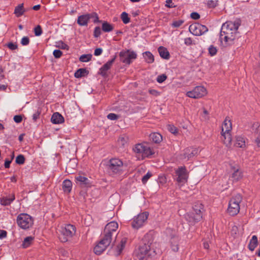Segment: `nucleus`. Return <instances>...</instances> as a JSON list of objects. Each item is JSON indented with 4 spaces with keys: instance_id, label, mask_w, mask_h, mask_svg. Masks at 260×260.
<instances>
[{
    "instance_id": "5701e85b",
    "label": "nucleus",
    "mask_w": 260,
    "mask_h": 260,
    "mask_svg": "<svg viewBox=\"0 0 260 260\" xmlns=\"http://www.w3.org/2000/svg\"><path fill=\"white\" fill-rule=\"evenodd\" d=\"M15 199L14 194H12L7 197H4L0 199V203L2 205L8 206Z\"/></svg>"
},
{
    "instance_id": "1a4fd4ad",
    "label": "nucleus",
    "mask_w": 260,
    "mask_h": 260,
    "mask_svg": "<svg viewBox=\"0 0 260 260\" xmlns=\"http://www.w3.org/2000/svg\"><path fill=\"white\" fill-rule=\"evenodd\" d=\"M137 57V53L131 50L127 49L122 50L119 53V57L120 61L125 64L129 65Z\"/></svg>"
},
{
    "instance_id": "052dcab7",
    "label": "nucleus",
    "mask_w": 260,
    "mask_h": 260,
    "mask_svg": "<svg viewBox=\"0 0 260 260\" xmlns=\"http://www.w3.org/2000/svg\"><path fill=\"white\" fill-rule=\"evenodd\" d=\"M41 114V111L38 110L33 115H32V119L34 121H36V120L39 118L40 115Z\"/></svg>"
},
{
    "instance_id": "09e8293b",
    "label": "nucleus",
    "mask_w": 260,
    "mask_h": 260,
    "mask_svg": "<svg viewBox=\"0 0 260 260\" xmlns=\"http://www.w3.org/2000/svg\"><path fill=\"white\" fill-rule=\"evenodd\" d=\"M209 53L211 56L215 55L217 51V50L215 47L213 45H211L208 49Z\"/></svg>"
},
{
    "instance_id": "423d86ee",
    "label": "nucleus",
    "mask_w": 260,
    "mask_h": 260,
    "mask_svg": "<svg viewBox=\"0 0 260 260\" xmlns=\"http://www.w3.org/2000/svg\"><path fill=\"white\" fill-rule=\"evenodd\" d=\"M188 178V172L185 167L181 166L175 170L174 178L179 186L184 185L187 182Z\"/></svg>"
},
{
    "instance_id": "dca6fc26",
    "label": "nucleus",
    "mask_w": 260,
    "mask_h": 260,
    "mask_svg": "<svg viewBox=\"0 0 260 260\" xmlns=\"http://www.w3.org/2000/svg\"><path fill=\"white\" fill-rule=\"evenodd\" d=\"M118 228V224L115 221H111L105 227L104 232L111 236H113L116 238L117 235V229Z\"/></svg>"
},
{
    "instance_id": "0e129e2a",
    "label": "nucleus",
    "mask_w": 260,
    "mask_h": 260,
    "mask_svg": "<svg viewBox=\"0 0 260 260\" xmlns=\"http://www.w3.org/2000/svg\"><path fill=\"white\" fill-rule=\"evenodd\" d=\"M149 93L155 96H157L160 95V92L155 89H150L148 91Z\"/></svg>"
},
{
    "instance_id": "e2e57ef3",
    "label": "nucleus",
    "mask_w": 260,
    "mask_h": 260,
    "mask_svg": "<svg viewBox=\"0 0 260 260\" xmlns=\"http://www.w3.org/2000/svg\"><path fill=\"white\" fill-rule=\"evenodd\" d=\"M14 121L17 123H20L22 120V117L21 115H15L13 118Z\"/></svg>"
},
{
    "instance_id": "c756f323",
    "label": "nucleus",
    "mask_w": 260,
    "mask_h": 260,
    "mask_svg": "<svg viewBox=\"0 0 260 260\" xmlns=\"http://www.w3.org/2000/svg\"><path fill=\"white\" fill-rule=\"evenodd\" d=\"M258 245V240H257V237L255 235H253L252 237V238L250 240L249 243L248 244V248L249 249L252 251L254 250L255 247Z\"/></svg>"
},
{
    "instance_id": "f03ea898",
    "label": "nucleus",
    "mask_w": 260,
    "mask_h": 260,
    "mask_svg": "<svg viewBox=\"0 0 260 260\" xmlns=\"http://www.w3.org/2000/svg\"><path fill=\"white\" fill-rule=\"evenodd\" d=\"M59 239L62 242H66L71 239L76 233V228L72 224H65L60 227Z\"/></svg>"
},
{
    "instance_id": "680f3d73",
    "label": "nucleus",
    "mask_w": 260,
    "mask_h": 260,
    "mask_svg": "<svg viewBox=\"0 0 260 260\" xmlns=\"http://www.w3.org/2000/svg\"><path fill=\"white\" fill-rule=\"evenodd\" d=\"M167 181V179L165 176H160L158 178V182L161 185L164 184Z\"/></svg>"
},
{
    "instance_id": "f3484780",
    "label": "nucleus",
    "mask_w": 260,
    "mask_h": 260,
    "mask_svg": "<svg viewBox=\"0 0 260 260\" xmlns=\"http://www.w3.org/2000/svg\"><path fill=\"white\" fill-rule=\"evenodd\" d=\"M242 177L243 172L240 170L239 167L238 166L231 167L230 178H231L233 182L238 181L241 179Z\"/></svg>"
},
{
    "instance_id": "2eb2a0df",
    "label": "nucleus",
    "mask_w": 260,
    "mask_h": 260,
    "mask_svg": "<svg viewBox=\"0 0 260 260\" xmlns=\"http://www.w3.org/2000/svg\"><path fill=\"white\" fill-rule=\"evenodd\" d=\"M238 37V32L221 33L220 35V40L225 42L226 45H231L234 44V41Z\"/></svg>"
},
{
    "instance_id": "79ce46f5",
    "label": "nucleus",
    "mask_w": 260,
    "mask_h": 260,
    "mask_svg": "<svg viewBox=\"0 0 260 260\" xmlns=\"http://www.w3.org/2000/svg\"><path fill=\"white\" fill-rule=\"evenodd\" d=\"M76 180L77 181L79 182L82 184H87L88 183L87 181L88 180L86 177L81 175L76 176Z\"/></svg>"
},
{
    "instance_id": "58836bf2",
    "label": "nucleus",
    "mask_w": 260,
    "mask_h": 260,
    "mask_svg": "<svg viewBox=\"0 0 260 260\" xmlns=\"http://www.w3.org/2000/svg\"><path fill=\"white\" fill-rule=\"evenodd\" d=\"M126 242V239L125 238H123L121 239L120 244L117 246V252L118 255H119L122 252L125 247Z\"/></svg>"
},
{
    "instance_id": "774afa93",
    "label": "nucleus",
    "mask_w": 260,
    "mask_h": 260,
    "mask_svg": "<svg viewBox=\"0 0 260 260\" xmlns=\"http://www.w3.org/2000/svg\"><path fill=\"white\" fill-rule=\"evenodd\" d=\"M103 52V49L102 48H99L95 49L94 52V55L95 56H99Z\"/></svg>"
},
{
    "instance_id": "ea45409f",
    "label": "nucleus",
    "mask_w": 260,
    "mask_h": 260,
    "mask_svg": "<svg viewBox=\"0 0 260 260\" xmlns=\"http://www.w3.org/2000/svg\"><path fill=\"white\" fill-rule=\"evenodd\" d=\"M92 55L90 54H83L80 56L79 60L81 62H86L90 61L91 59Z\"/></svg>"
},
{
    "instance_id": "69168bd1",
    "label": "nucleus",
    "mask_w": 260,
    "mask_h": 260,
    "mask_svg": "<svg viewBox=\"0 0 260 260\" xmlns=\"http://www.w3.org/2000/svg\"><path fill=\"white\" fill-rule=\"evenodd\" d=\"M254 144L255 146L260 150V136H258L254 140Z\"/></svg>"
},
{
    "instance_id": "c85d7f7f",
    "label": "nucleus",
    "mask_w": 260,
    "mask_h": 260,
    "mask_svg": "<svg viewBox=\"0 0 260 260\" xmlns=\"http://www.w3.org/2000/svg\"><path fill=\"white\" fill-rule=\"evenodd\" d=\"M235 146L240 148H244L245 146V138L241 136H237Z\"/></svg>"
},
{
    "instance_id": "338daca9",
    "label": "nucleus",
    "mask_w": 260,
    "mask_h": 260,
    "mask_svg": "<svg viewBox=\"0 0 260 260\" xmlns=\"http://www.w3.org/2000/svg\"><path fill=\"white\" fill-rule=\"evenodd\" d=\"M190 17L192 19L197 20L200 18V15L197 12L191 13L190 14Z\"/></svg>"
},
{
    "instance_id": "cd10ccee",
    "label": "nucleus",
    "mask_w": 260,
    "mask_h": 260,
    "mask_svg": "<svg viewBox=\"0 0 260 260\" xmlns=\"http://www.w3.org/2000/svg\"><path fill=\"white\" fill-rule=\"evenodd\" d=\"M113 239H114L115 240V238L113 236H111L110 235H108L104 232L101 240L105 242L106 245H109L110 246Z\"/></svg>"
},
{
    "instance_id": "a878e982",
    "label": "nucleus",
    "mask_w": 260,
    "mask_h": 260,
    "mask_svg": "<svg viewBox=\"0 0 260 260\" xmlns=\"http://www.w3.org/2000/svg\"><path fill=\"white\" fill-rule=\"evenodd\" d=\"M72 183L69 179L64 180L62 182V189L66 193H70L72 190Z\"/></svg>"
},
{
    "instance_id": "20e7f679",
    "label": "nucleus",
    "mask_w": 260,
    "mask_h": 260,
    "mask_svg": "<svg viewBox=\"0 0 260 260\" xmlns=\"http://www.w3.org/2000/svg\"><path fill=\"white\" fill-rule=\"evenodd\" d=\"M108 168L111 175H119L123 172L124 166L121 159L113 158L109 160Z\"/></svg>"
},
{
    "instance_id": "49530a36",
    "label": "nucleus",
    "mask_w": 260,
    "mask_h": 260,
    "mask_svg": "<svg viewBox=\"0 0 260 260\" xmlns=\"http://www.w3.org/2000/svg\"><path fill=\"white\" fill-rule=\"evenodd\" d=\"M218 1L217 0L213 1L210 0L208 1L207 6L209 8H213L216 7L218 5Z\"/></svg>"
},
{
    "instance_id": "c9c22d12",
    "label": "nucleus",
    "mask_w": 260,
    "mask_h": 260,
    "mask_svg": "<svg viewBox=\"0 0 260 260\" xmlns=\"http://www.w3.org/2000/svg\"><path fill=\"white\" fill-rule=\"evenodd\" d=\"M88 73V71L83 68L78 69L74 74V76L77 78H80L85 76Z\"/></svg>"
},
{
    "instance_id": "4468645a",
    "label": "nucleus",
    "mask_w": 260,
    "mask_h": 260,
    "mask_svg": "<svg viewBox=\"0 0 260 260\" xmlns=\"http://www.w3.org/2000/svg\"><path fill=\"white\" fill-rule=\"evenodd\" d=\"M189 30L193 35L199 36L207 32L208 29L205 25L196 23L190 25Z\"/></svg>"
},
{
    "instance_id": "13d9d810",
    "label": "nucleus",
    "mask_w": 260,
    "mask_h": 260,
    "mask_svg": "<svg viewBox=\"0 0 260 260\" xmlns=\"http://www.w3.org/2000/svg\"><path fill=\"white\" fill-rule=\"evenodd\" d=\"M8 47L11 50H16L17 48V45L16 43L10 42L7 44Z\"/></svg>"
},
{
    "instance_id": "9b49d317",
    "label": "nucleus",
    "mask_w": 260,
    "mask_h": 260,
    "mask_svg": "<svg viewBox=\"0 0 260 260\" xmlns=\"http://www.w3.org/2000/svg\"><path fill=\"white\" fill-rule=\"evenodd\" d=\"M94 18V22L98 21L99 17L95 13H87L78 17L77 22L80 26H87L89 20Z\"/></svg>"
},
{
    "instance_id": "c03bdc74",
    "label": "nucleus",
    "mask_w": 260,
    "mask_h": 260,
    "mask_svg": "<svg viewBox=\"0 0 260 260\" xmlns=\"http://www.w3.org/2000/svg\"><path fill=\"white\" fill-rule=\"evenodd\" d=\"M168 130L171 133L177 135L178 134V130L176 127L173 125L169 124L167 125Z\"/></svg>"
},
{
    "instance_id": "4d7b16f0",
    "label": "nucleus",
    "mask_w": 260,
    "mask_h": 260,
    "mask_svg": "<svg viewBox=\"0 0 260 260\" xmlns=\"http://www.w3.org/2000/svg\"><path fill=\"white\" fill-rule=\"evenodd\" d=\"M29 43V39L27 37H24L21 40V44L23 46H26L28 45Z\"/></svg>"
},
{
    "instance_id": "6e6552de",
    "label": "nucleus",
    "mask_w": 260,
    "mask_h": 260,
    "mask_svg": "<svg viewBox=\"0 0 260 260\" xmlns=\"http://www.w3.org/2000/svg\"><path fill=\"white\" fill-rule=\"evenodd\" d=\"M135 152L140 154L143 157H149L154 154L152 150L147 143H139L133 149Z\"/></svg>"
},
{
    "instance_id": "5fc2aeb1",
    "label": "nucleus",
    "mask_w": 260,
    "mask_h": 260,
    "mask_svg": "<svg viewBox=\"0 0 260 260\" xmlns=\"http://www.w3.org/2000/svg\"><path fill=\"white\" fill-rule=\"evenodd\" d=\"M101 35V29L100 27L96 26L94 29V36L95 38H98Z\"/></svg>"
},
{
    "instance_id": "a19ab883",
    "label": "nucleus",
    "mask_w": 260,
    "mask_h": 260,
    "mask_svg": "<svg viewBox=\"0 0 260 260\" xmlns=\"http://www.w3.org/2000/svg\"><path fill=\"white\" fill-rule=\"evenodd\" d=\"M121 19L124 24H127L130 22V18L128 17V14L125 12L121 13Z\"/></svg>"
},
{
    "instance_id": "6e6d98bb",
    "label": "nucleus",
    "mask_w": 260,
    "mask_h": 260,
    "mask_svg": "<svg viewBox=\"0 0 260 260\" xmlns=\"http://www.w3.org/2000/svg\"><path fill=\"white\" fill-rule=\"evenodd\" d=\"M53 54L55 58H58L61 56L62 53L60 50L56 49L54 50Z\"/></svg>"
},
{
    "instance_id": "603ef678",
    "label": "nucleus",
    "mask_w": 260,
    "mask_h": 260,
    "mask_svg": "<svg viewBox=\"0 0 260 260\" xmlns=\"http://www.w3.org/2000/svg\"><path fill=\"white\" fill-rule=\"evenodd\" d=\"M167 79V76L165 74H162L157 76L156 81L157 82L161 83L165 81Z\"/></svg>"
},
{
    "instance_id": "b1692460",
    "label": "nucleus",
    "mask_w": 260,
    "mask_h": 260,
    "mask_svg": "<svg viewBox=\"0 0 260 260\" xmlns=\"http://www.w3.org/2000/svg\"><path fill=\"white\" fill-rule=\"evenodd\" d=\"M221 139L223 143L227 146L230 147L232 143V137L230 133H221Z\"/></svg>"
},
{
    "instance_id": "412c9836",
    "label": "nucleus",
    "mask_w": 260,
    "mask_h": 260,
    "mask_svg": "<svg viewBox=\"0 0 260 260\" xmlns=\"http://www.w3.org/2000/svg\"><path fill=\"white\" fill-rule=\"evenodd\" d=\"M109 246V245H106L105 242L100 240L98 244L95 246L94 248V252L96 254L100 255Z\"/></svg>"
},
{
    "instance_id": "7ed1b4c3",
    "label": "nucleus",
    "mask_w": 260,
    "mask_h": 260,
    "mask_svg": "<svg viewBox=\"0 0 260 260\" xmlns=\"http://www.w3.org/2000/svg\"><path fill=\"white\" fill-rule=\"evenodd\" d=\"M242 200V197L240 194L233 196L229 202L228 213L232 216L237 215L240 211V203Z\"/></svg>"
},
{
    "instance_id": "4c0bfd02",
    "label": "nucleus",
    "mask_w": 260,
    "mask_h": 260,
    "mask_svg": "<svg viewBox=\"0 0 260 260\" xmlns=\"http://www.w3.org/2000/svg\"><path fill=\"white\" fill-rule=\"evenodd\" d=\"M126 242V239L125 238H123L121 239L120 244L117 246V252L118 255H119L122 252L125 247Z\"/></svg>"
},
{
    "instance_id": "ddd939ff",
    "label": "nucleus",
    "mask_w": 260,
    "mask_h": 260,
    "mask_svg": "<svg viewBox=\"0 0 260 260\" xmlns=\"http://www.w3.org/2000/svg\"><path fill=\"white\" fill-rule=\"evenodd\" d=\"M166 233L167 235L170 234L169 236L171 238V247L172 250L175 252L177 251L179 249L178 242L180 239L179 237L176 235V232L170 228H168L166 229Z\"/></svg>"
},
{
    "instance_id": "0eeeda50",
    "label": "nucleus",
    "mask_w": 260,
    "mask_h": 260,
    "mask_svg": "<svg viewBox=\"0 0 260 260\" xmlns=\"http://www.w3.org/2000/svg\"><path fill=\"white\" fill-rule=\"evenodd\" d=\"M148 213L144 212L135 216L132 221V226L133 229H139L142 228L147 222Z\"/></svg>"
},
{
    "instance_id": "bf43d9fd",
    "label": "nucleus",
    "mask_w": 260,
    "mask_h": 260,
    "mask_svg": "<svg viewBox=\"0 0 260 260\" xmlns=\"http://www.w3.org/2000/svg\"><path fill=\"white\" fill-rule=\"evenodd\" d=\"M165 6L168 8H175L176 6L173 3L172 0H166Z\"/></svg>"
},
{
    "instance_id": "864d4df0",
    "label": "nucleus",
    "mask_w": 260,
    "mask_h": 260,
    "mask_svg": "<svg viewBox=\"0 0 260 260\" xmlns=\"http://www.w3.org/2000/svg\"><path fill=\"white\" fill-rule=\"evenodd\" d=\"M119 117V115L114 114V113H110L107 115V118L108 119L111 120H115L117 119Z\"/></svg>"
},
{
    "instance_id": "8fccbe9b",
    "label": "nucleus",
    "mask_w": 260,
    "mask_h": 260,
    "mask_svg": "<svg viewBox=\"0 0 260 260\" xmlns=\"http://www.w3.org/2000/svg\"><path fill=\"white\" fill-rule=\"evenodd\" d=\"M34 32L35 34V36H40L42 34V30L41 28V27L40 25H37L35 28H34Z\"/></svg>"
},
{
    "instance_id": "393cba45",
    "label": "nucleus",
    "mask_w": 260,
    "mask_h": 260,
    "mask_svg": "<svg viewBox=\"0 0 260 260\" xmlns=\"http://www.w3.org/2000/svg\"><path fill=\"white\" fill-rule=\"evenodd\" d=\"M51 121L54 124H59L64 121V118L60 114L56 112L52 115Z\"/></svg>"
},
{
    "instance_id": "39448f33",
    "label": "nucleus",
    "mask_w": 260,
    "mask_h": 260,
    "mask_svg": "<svg viewBox=\"0 0 260 260\" xmlns=\"http://www.w3.org/2000/svg\"><path fill=\"white\" fill-rule=\"evenodd\" d=\"M17 223L23 230H28L34 224L32 217L26 213H21L17 216Z\"/></svg>"
},
{
    "instance_id": "2f4dec72",
    "label": "nucleus",
    "mask_w": 260,
    "mask_h": 260,
    "mask_svg": "<svg viewBox=\"0 0 260 260\" xmlns=\"http://www.w3.org/2000/svg\"><path fill=\"white\" fill-rule=\"evenodd\" d=\"M25 10L23 7V4H21L15 7L14 10V14L16 17H19L24 14Z\"/></svg>"
},
{
    "instance_id": "7c9ffc66",
    "label": "nucleus",
    "mask_w": 260,
    "mask_h": 260,
    "mask_svg": "<svg viewBox=\"0 0 260 260\" xmlns=\"http://www.w3.org/2000/svg\"><path fill=\"white\" fill-rule=\"evenodd\" d=\"M150 139L155 143H159L162 140V137L159 133H153L150 135Z\"/></svg>"
},
{
    "instance_id": "f8f14e48",
    "label": "nucleus",
    "mask_w": 260,
    "mask_h": 260,
    "mask_svg": "<svg viewBox=\"0 0 260 260\" xmlns=\"http://www.w3.org/2000/svg\"><path fill=\"white\" fill-rule=\"evenodd\" d=\"M207 94L206 89L202 86H196L192 90L186 92V95L190 98H201Z\"/></svg>"
},
{
    "instance_id": "4be33fe9",
    "label": "nucleus",
    "mask_w": 260,
    "mask_h": 260,
    "mask_svg": "<svg viewBox=\"0 0 260 260\" xmlns=\"http://www.w3.org/2000/svg\"><path fill=\"white\" fill-rule=\"evenodd\" d=\"M232 124L229 117H226L222 125L221 133H230Z\"/></svg>"
},
{
    "instance_id": "e433bc0d",
    "label": "nucleus",
    "mask_w": 260,
    "mask_h": 260,
    "mask_svg": "<svg viewBox=\"0 0 260 260\" xmlns=\"http://www.w3.org/2000/svg\"><path fill=\"white\" fill-rule=\"evenodd\" d=\"M203 209V205L200 203H197L193 207V211L191 212H194L195 215L199 214L202 215V210Z\"/></svg>"
},
{
    "instance_id": "9d476101",
    "label": "nucleus",
    "mask_w": 260,
    "mask_h": 260,
    "mask_svg": "<svg viewBox=\"0 0 260 260\" xmlns=\"http://www.w3.org/2000/svg\"><path fill=\"white\" fill-rule=\"evenodd\" d=\"M240 24L241 21L239 19L234 21H227L222 24L220 32H238V29Z\"/></svg>"
},
{
    "instance_id": "aec40b11",
    "label": "nucleus",
    "mask_w": 260,
    "mask_h": 260,
    "mask_svg": "<svg viewBox=\"0 0 260 260\" xmlns=\"http://www.w3.org/2000/svg\"><path fill=\"white\" fill-rule=\"evenodd\" d=\"M198 150L194 148H187L184 150L183 155L181 157L182 159L188 160L198 153Z\"/></svg>"
},
{
    "instance_id": "de8ad7c7",
    "label": "nucleus",
    "mask_w": 260,
    "mask_h": 260,
    "mask_svg": "<svg viewBox=\"0 0 260 260\" xmlns=\"http://www.w3.org/2000/svg\"><path fill=\"white\" fill-rule=\"evenodd\" d=\"M183 22L184 21L182 20H175L172 22L171 25L172 27L174 28H177L180 27L183 24Z\"/></svg>"
},
{
    "instance_id": "f257e3e1",
    "label": "nucleus",
    "mask_w": 260,
    "mask_h": 260,
    "mask_svg": "<svg viewBox=\"0 0 260 260\" xmlns=\"http://www.w3.org/2000/svg\"><path fill=\"white\" fill-rule=\"evenodd\" d=\"M153 244L150 242H148L147 243H144L140 245L137 252V256L139 260H145L147 257L154 256L156 252L153 249Z\"/></svg>"
},
{
    "instance_id": "72a5a7b5",
    "label": "nucleus",
    "mask_w": 260,
    "mask_h": 260,
    "mask_svg": "<svg viewBox=\"0 0 260 260\" xmlns=\"http://www.w3.org/2000/svg\"><path fill=\"white\" fill-rule=\"evenodd\" d=\"M102 29L104 32H110L114 29V25L107 21H104L102 25Z\"/></svg>"
},
{
    "instance_id": "bb28decb",
    "label": "nucleus",
    "mask_w": 260,
    "mask_h": 260,
    "mask_svg": "<svg viewBox=\"0 0 260 260\" xmlns=\"http://www.w3.org/2000/svg\"><path fill=\"white\" fill-rule=\"evenodd\" d=\"M158 51L161 57L168 59L170 58V53L167 48L164 47L160 46L158 48Z\"/></svg>"
},
{
    "instance_id": "f704fd0d",
    "label": "nucleus",
    "mask_w": 260,
    "mask_h": 260,
    "mask_svg": "<svg viewBox=\"0 0 260 260\" xmlns=\"http://www.w3.org/2000/svg\"><path fill=\"white\" fill-rule=\"evenodd\" d=\"M143 56L145 60L148 63H151L154 60L153 54L149 51H146L144 52L143 53Z\"/></svg>"
},
{
    "instance_id": "3c124183",
    "label": "nucleus",
    "mask_w": 260,
    "mask_h": 260,
    "mask_svg": "<svg viewBox=\"0 0 260 260\" xmlns=\"http://www.w3.org/2000/svg\"><path fill=\"white\" fill-rule=\"evenodd\" d=\"M151 176L152 174L150 172H147V174L145 175L142 179V183L143 184H145L148 181V180L151 177Z\"/></svg>"
},
{
    "instance_id": "473e14b6",
    "label": "nucleus",
    "mask_w": 260,
    "mask_h": 260,
    "mask_svg": "<svg viewBox=\"0 0 260 260\" xmlns=\"http://www.w3.org/2000/svg\"><path fill=\"white\" fill-rule=\"evenodd\" d=\"M34 240V237L32 236H28L24 238L21 245L23 248H26L30 246Z\"/></svg>"
},
{
    "instance_id": "a18cd8bd",
    "label": "nucleus",
    "mask_w": 260,
    "mask_h": 260,
    "mask_svg": "<svg viewBox=\"0 0 260 260\" xmlns=\"http://www.w3.org/2000/svg\"><path fill=\"white\" fill-rule=\"evenodd\" d=\"M127 138L126 137L120 136L118 140V143L119 145L124 146L125 144L127 143Z\"/></svg>"
},
{
    "instance_id": "a211bd4d",
    "label": "nucleus",
    "mask_w": 260,
    "mask_h": 260,
    "mask_svg": "<svg viewBox=\"0 0 260 260\" xmlns=\"http://www.w3.org/2000/svg\"><path fill=\"white\" fill-rule=\"evenodd\" d=\"M185 218L189 225H193L202 218V215L199 214L195 215L194 212H189L185 215Z\"/></svg>"
},
{
    "instance_id": "37998d69",
    "label": "nucleus",
    "mask_w": 260,
    "mask_h": 260,
    "mask_svg": "<svg viewBox=\"0 0 260 260\" xmlns=\"http://www.w3.org/2000/svg\"><path fill=\"white\" fill-rule=\"evenodd\" d=\"M15 162L17 164L23 165L25 162V157L24 155L22 154L18 155L16 158Z\"/></svg>"
},
{
    "instance_id": "6ab92c4d",
    "label": "nucleus",
    "mask_w": 260,
    "mask_h": 260,
    "mask_svg": "<svg viewBox=\"0 0 260 260\" xmlns=\"http://www.w3.org/2000/svg\"><path fill=\"white\" fill-rule=\"evenodd\" d=\"M116 56L109 60L104 64L100 69L99 74L103 77H105L107 75V71L111 68L113 62L115 61Z\"/></svg>"
}]
</instances>
